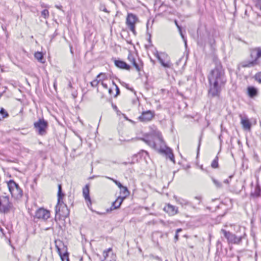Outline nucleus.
Returning <instances> with one entry per match:
<instances>
[{
	"instance_id": "de8ad7c7",
	"label": "nucleus",
	"mask_w": 261,
	"mask_h": 261,
	"mask_svg": "<svg viewBox=\"0 0 261 261\" xmlns=\"http://www.w3.org/2000/svg\"><path fill=\"white\" fill-rule=\"evenodd\" d=\"M223 182L225 184H228L229 183V180L228 179H225Z\"/></svg>"
},
{
	"instance_id": "2f4dec72",
	"label": "nucleus",
	"mask_w": 261,
	"mask_h": 261,
	"mask_svg": "<svg viewBox=\"0 0 261 261\" xmlns=\"http://www.w3.org/2000/svg\"><path fill=\"white\" fill-rule=\"evenodd\" d=\"M106 178L112 180L119 188H122L123 186L118 180L109 177H106Z\"/></svg>"
},
{
	"instance_id": "7c9ffc66",
	"label": "nucleus",
	"mask_w": 261,
	"mask_h": 261,
	"mask_svg": "<svg viewBox=\"0 0 261 261\" xmlns=\"http://www.w3.org/2000/svg\"><path fill=\"white\" fill-rule=\"evenodd\" d=\"M65 248V252L63 253V258L62 259V261H70L69 258V253L67 251V246H64Z\"/></svg>"
},
{
	"instance_id": "f03ea898",
	"label": "nucleus",
	"mask_w": 261,
	"mask_h": 261,
	"mask_svg": "<svg viewBox=\"0 0 261 261\" xmlns=\"http://www.w3.org/2000/svg\"><path fill=\"white\" fill-rule=\"evenodd\" d=\"M141 140L148 145L150 147L158 150L159 152L166 155L167 158H169L171 161L175 163L174 155L172 149L165 144V142L161 136H159L158 137V140L161 143L160 148L157 147V145L154 141L146 139L145 138H142Z\"/></svg>"
},
{
	"instance_id": "79ce46f5",
	"label": "nucleus",
	"mask_w": 261,
	"mask_h": 261,
	"mask_svg": "<svg viewBox=\"0 0 261 261\" xmlns=\"http://www.w3.org/2000/svg\"><path fill=\"white\" fill-rule=\"evenodd\" d=\"M101 85L102 86L105 88H106L107 89L108 88V86H107V85L105 83H104L103 82H102L101 83Z\"/></svg>"
},
{
	"instance_id": "58836bf2",
	"label": "nucleus",
	"mask_w": 261,
	"mask_h": 261,
	"mask_svg": "<svg viewBox=\"0 0 261 261\" xmlns=\"http://www.w3.org/2000/svg\"><path fill=\"white\" fill-rule=\"evenodd\" d=\"M256 7H261V0H255Z\"/></svg>"
},
{
	"instance_id": "1a4fd4ad",
	"label": "nucleus",
	"mask_w": 261,
	"mask_h": 261,
	"mask_svg": "<svg viewBox=\"0 0 261 261\" xmlns=\"http://www.w3.org/2000/svg\"><path fill=\"white\" fill-rule=\"evenodd\" d=\"M154 55L164 67L170 68L171 67V63L167 60L168 58L167 54L165 53H161L160 55L158 51H156Z\"/></svg>"
},
{
	"instance_id": "4be33fe9",
	"label": "nucleus",
	"mask_w": 261,
	"mask_h": 261,
	"mask_svg": "<svg viewBox=\"0 0 261 261\" xmlns=\"http://www.w3.org/2000/svg\"><path fill=\"white\" fill-rule=\"evenodd\" d=\"M261 188L258 184L256 185L254 192H251L250 195L253 198H257L260 196Z\"/></svg>"
},
{
	"instance_id": "f704fd0d",
	"label": "nucleus",
	"mask_w": 261,
	"mask_h": 261,
	"mask_svg": "<svg viewBox=\"0 0 261 261\" xmlns=\"http://www.w3.org/2000/svg\"><path fill=\"white\" fill-rule=\"evenodd\" d=\"M182 231V229L181 228H178L176 230V234L174 236V240H175V242H177L179 238H178V233L180 232H181Z\"/></svg>"
},
{
	"instance_id": "49530a36",
	"label": "nucleus",
	"mask_w": 261,
	"mask_h": 261,
	"mask_svg": "<svg viewBox=\"0 0 261 261\" xmlns=\"http://www.w3.org/2000/svg\"><path fill=\"white\" fill-rule=\"evenodd\" d=\"M56 7L60 10H61L62 8V6H58V5H56Z\"/></svg>"
},
{
	"instance_id": "a878e982",
	"label": "nucleus",
	"mask_w": 261,
	"mask_h": 261,
	"mask_svg": "<svg viewBox=\"0 0 261 261\" xmlns=\"http://www.w3.org/2000/svg\"><path fill=\"white\" fill-rule=\"evenodd\" d=\"M120 189V194L122 195L121 196L122 198L124 200L125 198L129 195V192L126 187L123 186Z\"/></svg>"
},
{
	"instance_id": "864d4df0",
	"label": "nucleus",
	"mask_w": 261,
	"mask_h": 261,
	"mask_svg": "<svg viewBox=\"0 0 261 261\" xmlns=\"http://www.w3.org/2000/svg\"><path fill=\"white\" fill-rule=\"evenodd\" d=\"M142 151L143 152L145 153L146 154H148V152H147V151H145V150H142Z\"/></svg>"
},
{
	"instance_id": "473e14b6",
	"label": "nucleus",
	"mask_w": 261,
	"mask_h": 261,
	"mask_svg": "<svg viewBox=\"0 0 261 261\" xmlns=\"http://www.w3.org/2000/svg\"><path fill=\"white\" fill-rule=\"evenodd\" d=\"M212 180L217 188H222V183L219 182L218 180H216V179H215L213 177H212Z\"/></svg>"
},
{
	"instance_id": "69168bd1",
	"label": "nucleus",
	"mask_w": 261,
	"mask_h": 261,
	"mask_svg": "<svg viewBox=\"0 0 261 261\" xmlns=\"http://www.w3.org/2000/svg\"><path fill=\"white\" fill-rule=\"evenodd\" d=\"M116 106H115V107H114V108H116Z\"/></svg>"
},
{
	"instance_id": "6e6552de",
	"label": "nucleus",
	"mask_w": 261,
	"mask_h": 261,
	"mask_svg": "<svg viewBox=\"0 0 261 261\" xmlns=\"http://www.w3.org/2000/svg\"><path fill=\"white\" fill-rule=\"evenodd\" d=\"M138 21V18L136 15L133 13H128L127 14L126 20V24L134 35L136 34L135 25L136 23Z\"/></svg>"
},
{
	"instance_id": "052dcab7",
	"label": "nucleus",
	"mask_w": 261,
	"mask_h": 261,
	"mask_svg": "<svg viewBox=\"0 0 261 261\" xmlns=\"http://www.w3.org/2000/svg\"><path fill=\"white\" fill-rule=\"evenodd\" d=\"M136 156H137V155H136V154H135V155L133 156V158H136Z\"/></svg>"
},
{
	"instance_id": "ddd939ff",
	"label": "nucleus",
	"mask_w": 261,
	"mask_h": 261,
	"mask_svg": "<svg viewBox=\"0 0 261 261\" xmlns=\"http://www.w3.org/2000/svg\"><path fill=\"white\" fill-rule=\"evenodd\" d=\"M112 60L114 62L115 65L117 68L121 69H125L127 70H130V66L123 61L119 59L117 60L115 58H113Z\"/></svg>"
},
{
	"instance_id": "f3484780",
	"label": "nucleus",
	"mask_w": 261,
	"mask_h": 261,
	"mask_svg": "<svg viewBox=\"0 0 261 261\" xmlns=\"http://www.w3.org/2000/svg\"><path fill=\"white\" fill-rule=\"evenodd\" d=\"M241 118V124L242 125L244 129L250 130L251 127V123L247 118H244L242 115H240Z\"/></svg>"
},
{
	"instance_id": "4468645a",
	"label": "nucleus",
	"mask_w": 261,
	"mask_h": 261,
	"mask_svg": "<svg viewBox=\"0 0 261 261\" xmlns=\"http://www.w3.org/2000/svg\"><path fill=\"white\" fill-rule=\"evenodd\" d=\"M103 256L104 259L101 261H115V256L112 253V249L111 248H109L107 250L103 251Z\"/></svg>"
},
{
	"instance_id": "e433bc0d",
	"label": "nucleus",
	"mask_w": 261,
	"mask_h": 261,
	"mask_svg": "<svg viewBox=\"0 0 261 261\" xmlns=\"http://www.w3.org/2000/svg\"><path fill=\"white\" fill-rule=\"evenodd\" d=\"M113 84L116 87V95H115V97H117L118 95L120 94V89L119 88V87H118V86H117L115 83L114 82H113Z\"/></svg>"
},
{
	"instance_id": "6e6d98bb",
	"label": "nucleus",
	"mask_w": 261,
	"mask_h": 261,
	"mask_svg": "<svg viewBox=\"0 0 261 261\" xmlns=\"http://www.w3.org/2000/svg\"><path fill=\"white\" fill-rule=\"evenodd\" d=\"M0 231L1 232H2L3 233H4V229L1 227H0Z\"/></svg>"
},
{
	"instance_id": "a211bd4d",
	"label": "nucleus",
	"mask_w": 261,
	"mask_h": 261,
	"mask_svg": "<svg viewBox=\"0 0 261 261\" xmlns=\"http://www.w3.org/2000/svg\"><path fill=\"white\" fill-rule=\"evenodd\" d=\"M247 94L251 98H253L258 94V89L253 86H249L247 88Z\"/></svg>"
},
{
	"instance_id": "393cba45",
	"label": "nucleus",
	"mask_w": 261,
	"mask_h": 261,
	"mask_svg": "<svg viewBox=\"0 0 261 261\" xmlns=\"http://www.w3.org/2000/svg\"><path fill=\"white\" fill-rule=\"evenodd\" d=\"M174 23L176 25V26L177 27L178 30V31L180 33V35L181 37V38H182L184 41V43H185V45L186 46V47H187V39H186V38L185 37L184 35H183L182 33V30H181V27L178 24V22L177 21V20L175 19L174 21Z\"/></svg>"
},
{
	"instance_id": "5fc2aeb1",
	"label": "nucleus",
	"mask_w": 261,
	"mask_h": 261,
	"mask_svg": "<svg viewBox=\"0 0 261 261\" xmlns=\"http://www.w3.org/2000/svg\"><path fill=\"white\" fill-rule=\"evenodd\" d=\"M106 75H105V76H101L100 77V79H102V80H103L106 78Z\"/></svg>"
},
{
	"instance_id": "72a5a7b5",
	"label": "nucleus",
	"mask_w": 261,
	"mask_h": 261,
	"mask_svg": "<svg viewBox=\"0 0 261 261\" xmlns=\"http://www.w3.org/2000/svg\"><path fill=\"white\" fill-rule=\"evenodd\" d=\"M255 81H257L259 83H261V72L256 73L254 77Z\"/></svg>"
},
{
	"instance_id": "c9c22d12",
	"label": "nucleus",
	"mask_w": 261,
	"mask_h": 261,
	"mask_svg": "<svg viewBox=\"0 0 261 261\" xmlns=\"http://www.w3.org/2000/svg\"><path fill=\"white\" fill-rule=\"evenodd\" d=\"M41 14L44 18H46L49 15L48 11L46 9H44L42 11Z\"/></svg>"
},
{
	"instance_id": "8fccbe9b",
	"label": "nucleus",
	"mask_w": 261,
	"mask_h": 261,
	"mask_svg": "<svg viewBox=\"0 0 261 261\" xmlns=\"http://www.w3.org/2000/svg\"><path fill=\"white\" fill-rule=\"evenodd\" d=\"M68 87L70 88H72V84H71V82L69 83V84H68Z\"/></svg>"
},
{
	"instance_id": "dca6fc26",
	"label": "nucleus",
	"mask_w": 261,
	"mask_h": 261,
	"mask_svg": "<svg viewBox=\"0 0 261 261\" xmlns=\"http://www.w3.org/2000/svg\"><path fill=\"white\" fill-rule=\"evenodd\" d=\"M164 210L170 216H174L177 213V207L170 204H167L164 208Z\"/></svg>"
},
{
	"instance_id": "aec40b11",
	"label": "nucleus",
	"mask_w": 261,
	"mask_h": 261,
	"mask_svg": "<svg viewBox=\"0 0 261 261\" xmlns=\"http://www.w3.org/2000/svg\"><path fill=\"white\" fill-rule=\"evenodd\" d=\"M257 65L258 64L253 60L244 61L240 63V65L243 68L252 67Z\"/></svg>"
},
{
	"instance_id": "e2e57ef3",
	"label": "nucleus",
	"mask_w": 261,
	"mask_h": 261,
	"mask_svg": "<svg viewBox=\"0 0 261 261\" xmlns=\"http://www.w3.org/2000/svg\"><path fill=\"white\" fill-rule=\"evenodd\" d=\"M238 260H239V259H240V257L239 256H238Z\"/></svg>"
},
{
	"instance_id": "f257e3e1",
	"label": "nucleus",
	"mask_w": 261,
	"mask_h": 261,
	"mask_svg": "<svg viewBox=\"0 0 261 261\" xmlns=\"http://www.w3.org/2000/svg\"><path fill=\"white\" fill-rule=\"evenodd\" d=\"M213 62L215 67L212 69L207 75L209 84L208 95L211 98L219 97L222 89L227 82L225 70L221 61L217 57L214 56Z\"/></svg>"
},
{
	"instance_id": "5701e85b",
	"label": "nucleus",
	"mask_w": 261,
	"mask_h": 261,
	"mask_svg": "<svg viewBox=\"0 0 261 261\" xmlns=\"http://www.w3.org/2000/svg\"><path fill=\"white\" fill-rule=\"evenodd\" d=\"M61 245H63V249L65 251V248L64 247V246H65L63 244L62 242L59 241L58 242V243L57 241H56V249L57 250V252L59 254V255H60V256L61 257V259H63V253H62L61 249L60 247V246Z\"/></svg>"
},
{
	"instance_id": "13d9d810",
	"label": "nucleus",
	"mask_w": 261,
	"mask_h": 261,
	"mask_svg": "<svg viewBox=\"0 0 261 261\" xmlns=\"http://www.w3.org/2000/svg\"><path fill=\"white\" fill-rule=\"evenodd\" d=\"M54 86L55 89H56V85L55 83H54Z\"/></svg>"
},
{
	"instance_id": "39448f33",
	"label": "nucleus",
	"mask_w": 261,
	"mask_h": 261,
	"mask_svg": "<svg viewBox=\"0 0 261 261\" xmlns=\"http://www.w3.org/2000/svg\"><path fill=\"white\" fill-rule=\"evenodd\" d=\"M36 132L41 136L46 134V129L48 127V122L44 119H39L34 123Z\"/></svg>"
},
{
	"instance_id": "9b49d317",
	"label": "nucleus",
	"mask_w": 261,
	"mask_h": 261,
	"mask_svg": "<svg viewBox=\"0 0 261 261\" xmlns=\"http://www.w3.org/2000/svg\"><path fill=\"white\" fill-rule=\"evenodd\" d=\"M155 116V112L153 111L147 110L142 113L138 117V119L142 122H147L151 121Z\"/></svg>"
},
{
	"instance_id": "bf43d9fd",
	"label": "nucleus",
	"mask_w": 261,
	"mask_h": 261,
	"mask_svg": "<svg viewBox=\"0 0 261 261\" xmlns=\"http://www.w3.org/2000/svg\"><path fill=\"white\" fill-rule=\"evenodd\" d=\"M150 37H151V35H150V34H149V42H151V38H150Z\"/></svg>"
},
{
	"instance_id": "7ed1b4c3",
	"label": "nucleus",
	"mask_w": 261,
	"mask_h": 261,
	"mask_svg": "<svg viewBox=\"0 0 261 261\" xmlns=\"http://www.w3.org/2000/svg\"><path fill=\"white\" fill-rule=\"evenodd\" d=\"M221 232L223 233L228 244L240 245L242 243V240L246 236L245 233L241 236H237L236 234L223 229L221 230Z\"/></svg>"
},
{
	"instance_id": "4c0bfd02",
	"label": "nucleus",
	"mask_w": 261,
	"mask_h": 261,
	"mask_svg": "<svg viewBox=\"0 0 261 261\" xmlns=\"http://www.w3.org/2000/svg\"><path fill=\"white\" fill-rule=\"evenodd\" d=\"M122 85L125 87L126 88H127V89L130 90L132 92H135V90L133 88H129V85L128 84H126V83H123V84H122Z\"/></svg>"
},
{
	"instance_id": "9d476101",
	"label": "nucleus",
	"mask_w": 261,
	"mask_h": 261,
	"mask_svg": "<svg viewBox=\"0 0 261 261\" xmlns=\"http://www.w3.org/2000/svg\"><path fill=\"white\" fill-rule=\"evenodd\" d=\"M250 57L254 62L258 65L259 64V60L261 59V47H256L249 49Z\"/></svg>"
},
{
	"instance_id": "a19ab883",
	"label": "nucleus",
	"mask_w": 261,
	"mask_h": 261,
	"mask_svg": "<svg viewBox=\"0 0 261 261\" xmlns=\"http://www.w3.org/2000/svg\"><path fill=\"white\" fill-rule=\"evenodd\" d=\"M134 163L135 162L132 161L131 162H129V164H134ZM128 164V163H127V162H123V163H122V164L125 165H126Z\"/></svg>"
},
{
	"instance_id": "cd10ccee",
	"label": "nucleus",
	"mask_w": 261,
	"mask_h": 261,
	"mask_svg": "<svg viewBox=\"0 0 261 261\" xmlns=\"http://www.w3.org/2000/svg\"><path fill=\"white\" fill-rule=\"evenodd\" d=\"M58 201H61L63 197L64 196V194L62 192V185L61 184L58 185Z\"/></svg>"
},
{
	"instance_id": "6ab92c4d",
	"label": "nucleus",
	"mask_w": 261,
	"mask_h": 261,
	"mask_svg": "<svg viewBox=\"0 0 261 261\" xmlns=\"http://www.w3.org/2000/svg\"><path fill=\"white\" fill-rule=\"evenodd\" d=\"M127 59L130 63L133 64V66L135 67L137 71H139L140 70L139 65L136 62L135 58L132 54L130 53H129L127 57Z\"/></svg>"
},
{
	"instance_id": "423d86ee",
	"label": "nucleus",
	"mask_w": 261,
	"mask_h": 261,
	"mask_svg": "<svg viewBox=\"0 0 261 261\" xmlns=\"http://www.w3.org/2000/svg\"><path fill=\"white\" fill-rule=\"evenodd\" d=\"M55 212L56 215H59L63 217H67L69 215V210L66 204L62 200L60 202L58 201L57 205L55 208Z\"/></svg>"
},
{
	"instance_id": "f8f14e48",
	"label": "nucleus",
	"mask_w": 261,
	"mask_h": 261,
	"mask_svg": "<svg viewBox=\"0 0 261 261\" xmlns=\"http://www.w3.org/2000/svg\"><path fill=\"white\" fill-rule=\"evenodd\" d=\"M35 217L38 219L47 220L50 217V212L44 208H40L36 211Z\"/></svg>"
},
{
	"instance_id": "0eeeda50",
	"label": "nucleus",
	"mask_w": 261,
	"mask_h": 261,
	"mask_svg": "<svg viewBox=\"0 0 261 261\" xmlns=\"http://www.w3.org/2000/svg\"><path fill=\"white\" fill-rule=\"evenodd\" d=\"M13 208L12 203L9 200L8 196L3 197V199L0 203V212L4 214H8Z\"/></svg>"
},
{
	"instance_id": "2eb2a0df",
	"label": "nucleus",
	"mask_w": 261,
	"mask_h": 261,
	"mask_svg": "<svg viewBox=\"0 0 261 261\" xmlns=\"http://www.w3.org/2000/svg\"><path fill=\"white\" fill-rule=\"evenodd\" d=\"M83 194L87 202L88 206L89 207L91 205V200L89 195V186L86 185L83 189Z\"/></svg>"
},
{
	"instance_id": "0e129e2a",
	"label": "nucleus",
	"mask_w": 261,
	"mask_h": 261,
	"mask_svg": "<svg viewBox=\"0 0 261 261\" xmlns=\"http://www.w3.org/2000/svg\"><path fill=\"white\" fill-rule=\"evenodd\" d=\"M116 106H115V107H114V108H116Z\"/></svg>"
},
{
	"instance_id": "20e7f679",
	"label": "nucleus",
	"mask_w": 261,
	"mask_h": 261,
	"mask_svg": "<svg viewBox=\"0 0 261 261\" xmlns=\"http://www.w3.org/2000/svg\"><path fill=\"white\" fill-rule=\"evenodd\" d=\"M9 190L12 196L15 199H18L22 196V190L14 180L11 179L7 182Z\"/></svg>"
},
{
	"instance_id": "3c124183",
	"label": "nucleus",
	"mask_w": 261,
	"mask_h": 261,
	"mask_svg": "<svg viewBox=\"0 0 261 261\" xmlns=\"http://www.w3.org/2000/svg\"><path fill=\"white\" fill-rule=\"evenodd\" d=\"M195 199H197V200H198V203H200V198H199V197H195Z\"/></svg>"
},
{
	"instance_id": "37998d69",
	"label": "nucleus",
	"mask_w": 261,
	"mask_h": 261,
	"mask_svg": "<svg viewBox=\"0 0 261 261\" xmlns=\"http://www.w3.org/2000/svg\"><path fill=\"white\" fill-rule=\"evenodd\" d=\"M182 201H183V202H181V203H184L185 204H189V202L187 201H186V200H183V199H182Z\"/></svg>"
},
{
	"instance_id": "c85d7f7f",
	"label": "nucleus",
	"mask_w": 261,
	"mask_h": 261,
	"mask_svg": "<svg viewBox=\"0 0 261 261\" xmlns=\"http://www.w3.org/2000/svg\"><path fill=\"white\" fill-rule=\"evenodd\" d=\"M35 58L38 60V61H39L41 63H44V61L43 60V56L42 53L37 51L34 54Z\"/></svg>"
},
{
	"instance_id": "603ef678",
	"label": "nucleus",
	"mask_w": 261,
	"mask_h": 261,
	"mask_svg": "<svg viewBox=\"0 0 261 261\" xmlns=\"http://www.w3.org/2000/svg\"><path fill=\"white\" fill-rule=\"evenodd\" d=\"M112 92H113V90H112V89H109V93L110 94H111Z\"/></svg>"
},
{
	"instance_id": "680f3d73",
	"label": "nucleus",
	"mask_w": 261,
	"mask_h": 261,
	"mask_svg": "<svg viewBox=\"0 0 261 261\" xmlns=\"http://www.w3.org/2000/svg\"><path fill=\"white\" fill-rule=\"evenodd\" d=\"M70 52L73 54V52L72 51V49H71Z\"/></svg>"
},
{
	"instance_id": "b1692460",
	"label": "nucleus",
	"mask_w": 261,
	"mask_h": 261,
	"mask_svg": "<svg viewBox=\"0 0 261 261\" xmlns=\"http://www.w3.org/2000/svg\"><path fill=\"white\" fill-rule=\"evenodd\" d=\"M101 76H105V73H99V74H98L97 75V77H96V79L93 80V81H92L90 84H91V85L93 87H96L99 84V82L102 81V79H100V77Z\"/></svg>"
},
{
	"instance_id": "bb28decb",
	"label": "nucleus",
	"mask_w": 261,
	"mask_h": 261,
	"mask_svg": "<svg viewBox=\"0 0 261 261\" xmlns=\"http://www.w3.org/2000/svg\"><path fill=\"white\" fill-rule=\"evenodd\" d=\"M9 116L8 113L6 110L3 108H1L0 109V121L4 120L5 118L8 117Z\"/></svg>"
},
{
	"instance_id": "c756f323",
	"label": "nucleus",
	"mask_w": 261,
	"mask_h": 261,
	"mask_svg": "<svg viewBox=\"0 0 261 261\" xmlns=\"http://www.w3.org/2000/svg\"><path fill=\"white\" fill-rule=\"evenodd\" d=\"M211 167L213 168H217L219 167V164H218V156H216L215 158L213 160L211 163Z\"/></svg>"
},
{
	"instance_id": "ea45409f",
	"label": "nucleus",
	"mask_w": 261,
	"mask_h": 261,
	"mask_svg": "<svg viewBox=\"0 0 261 261\" xmlns=\"http://www.w3.org/2000/svg\"><path fill=\"white\" fill-rule=\"evenodd\" d=\"M201 138H200L199 140V143H198V148H197V155L199 154L200 146V145H201Z\"/></svg>"
},
{
	"instance_id": "a18cd8bd",
	"label": "nucleus",
	"mask_w": 261,
	"mask_h": 261,
	"mask_svg": "<svg viewBox=\"0 0 261 261\" xmlns=\"http://www.w3.org/2000/svg\"><path fill=\"white\" fill-rule=\"evenodd\" d=\"M145 88L147 89V90H149V87H148V85L147 84V82H146L145 84Z\"/></svg>"
},
{
	"instance_id": "412c9836",
	"label": "nucleus",
	"mask_w": 261,
	"mask_h": 261,
	"mask_svg": "<svg viewBox=\"0 0 261 261\" xmlns=\"http://www.w3.org/2000/svg\"><path fill=\"white\" fill-rule=\"evenodd\" d=\"M123 200V198H122L121 196H118L116 200L112 203L111 208L112 207H113L114 209L118 208L120 206Z\"/></svg>"
},
{
	"instance_id": "09e8293b",
	"label": "nucleus",
	"mask_w": 261,
	"mask_h": 261,
	"mask_svg": "<svg viewBox=\"0 0 261 261\" xmlns=\"http://www.w3.org/2000/svg\"><path fill=\"white\" fill-rule=\"evenodd\" d=\"M31 256L30 255H27V258L29 260V261H31Z\"/></svg>"
},
{
	"instance_id": "c03bdc74",
	"label": "nucleus",
	"mask_w": 261,
	"mask_h": 261,
	"mask_svg": "<svg viewBox=\"0 0 261 261\" xmlns=\"http://www.w3.org/2000/svg\"><path fill=\"white\" fill-rule=\"evenodd\" d=\"M188 245H189L190 248H192V249L194 248V245H193L191 244L190 242H188Z\"/></svg>"
},
{
	"instance_id": "4d7b16f0",
	"label": "nucleus",
	"mask_w": 261,
	"mask_h": 261,
	"mask_svg": "<svg viewBox=\"0 0 261 261\" xmlns=\"http://www.w3.org/2000/svg\"><path fill=\"white\" fill-rule=\"evenodd\" d=\"M150 61L153 63V64H155V61L153 60H152V59H150Z\"/></svg>"
}]
</instances>
